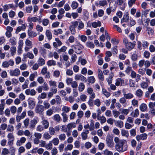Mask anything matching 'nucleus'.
<instances>
[{
  "mask_svg": "<svg viewBox=\"0 0 155 155\" xmlns=\"http://www.w3.org/2000/svg\"><path fill=\"white\" fill-rule=\"evenodd\" d=\"M114 141L116 143L115 148L119 152H123L127 150V146L126 141L125 140H120L117 137L114 138Z\"/></svg>",
  "mask_w": 155,
  "mask_h": 155,
  "instance_id": "nucleus-1",
  "label": "nucleus"
},
{
  "mask_svg": "<svg viewBox=\"0 0 155 155\" xmlns=\"http://www.w3.org/2000/svg\"><path fill=\"white\" fill-rule=\"evenodd\" d=\"M84 26L83 22L81 20L78 21H72L71 25L69 26V30L71 33L73 35H75L76 33L75 28L77 27L78 30H80L83 29Z\"/></svg>",
  "mask_w": 155,
  "mask_h": 155,
  "instance_id": "nucleus-2",
  "label": "nucleus"
},
{
  "mask_svg": "<svg viewBox=\"0 0 155 155\" xmlns=\"http://www.w3.org/2000/svg\"><path fill=\"white\" fill-rule=\"evenodd\" d=\"M71 47L74 49L75 52L79 54L82 53V49L84 48L79 42H78L77 44L73 45Z\"/></svg>",
  "mask_w": 155,
  "mask_h": 155,
  "instance_id": "nucleus-3",
  "label": "nucleus"
},
{
  "mask_svg": "<svg viewBox=\"0 0 155 155\" xmlns=\"http://www.w3.org/2000/svg\"><path fill=\"white\" fill-rule=\"evenodd\" d=\"M107 145L110 148H112L114 146V143L112 138L110 136L108 135L107 137L106 140Z\"/></svg>",
  "mask_w": 155,
  "mask_h": 155,
  "instance_id": "nucleus-4",
  "label": "nucleus"
},
{
  "mask_svg": "<svg viewBox=\"0 0 155 155\" xmlns=\"http://www.w3.org/2000/svg\"><path fill=\"white\" fill-rule=\"evenodd\" d=\"M25 46L24 48L25 51V52L28 51L32 47V42L28 39H27L25 41Z\"/></svg>",
  "mask_w": 155,
  "mask_h": 155,
  "instance_id": "nucleus-5",
  "label": "nucleus"
},
{
  "mask_svg": "<svg viewBox=\"0 0 155 155\" xmlns=\"http://www.w3.org/2000/svg\"><path fill=\"white\" fill-rule=\"evenodd\" d=\"M20 74V70L17 68H15L14 70H10L9 71L10 75L11 76L18 77Z\"/></svg>",
  "mask_w": 155,
  "mask_h": 155,
  "instance_id": "nucleus-6",
  "label": "nucleus"
},
{
  "mask_svg": "<svg viewBox=\"0 0 155 155\" xmlns=\"http://www.w3.org/2000/svg\"><path fill=\"white\" fill-rule=\"evenodd\" d=\"M44 110V107L42 105H37L36 107L35 111L36 113L41 114Z\"/></svg>",
  "mask_w": 155,
  "mask_h": 155,
  "instance_id": "nucleus-7",
  "label": "nucleus"
},
{
  "mask_svg": "<svg viewBox=\"0 0 155 155\" xmlns=\"http://www.w3.org/2000/svg\"><path fill=\"white\" fill-rule=\"evenodd\" d=\"M74 79L76 81H82L86 82V78L81 74H77L74 77Z\"/></svg>",
  "mask_w": 155,
  "mask_h": 155,
  "instance_id": "nucleus-8",
  "label": "nucleus"
},
{
  "mask_svg": "<svg viewBox=\"0 0 155 155\" xmlns=\"http://www.w3.org/2000/svg\"><path fill=\"white\" fill-rule=\"evenodd\" d=\"M18 55H20L22 53V48L23 46V41L22 40H20L18 43Z\"/></svg>",
  "mask_w": 155,
  "mask_h": 155,
  "instance_id": "nucleus-9",
  "label": "nucleus"
},
{
  "mask_svg": "<svg viewBox=\"0 0 155 155\" xmlns=\"http://www.w3.org/2000/svg\"><path fill=\"white\" fill-rule=\"evenodd\" d=\"M42 121L41 124L42 126L45 129H47L49 127V123L48 121L45 119L44 117H42Z\"/></svg>",
  "mask_w": 155,
  "mask_h": 155,
  "instance_id": "nucleus-10",
  "label": "nucleus"
},
{
  "mask_svg": "<svg viewBox=\"0 0 155 155\" xmlns=\"http://www.w3.org/2000/svg\"><path fill=\"white\" fill-rule=\"evenodd\" d=\"M129 18V14L128 12L124 14L123 18L121 20V23L122 24L124 22H128Z\"/></svg>",
  "mask_w": 155,
  "mask_h": 155,
  "instance_id": "nucleus-11",
  "label": "nucleus"
},
{
  "mask_svg": "<svg viewBox=\"0 0 155 155\" xmlns=\"http://www.w3.org/2000/svg\"><path fill=\"white\" fill-rule=\"evenodd\" d=\"M146 82L143 81L140 84V87L142 89H147L148 87V84L150 83L149 80L147 78H146Z\"/></svg>",
  "mask_w": 155,
  "mask_h": 155,
  "instance_id": "nucleus-12",
  "label": "nucleus"
},
{
  "mask_svg": "<svg viewBox=\"0 0 155 155\" xmlns=\"http://www.w3.org/2000/svg\"><path fill=\"white\" fill-rule=\"evenodd\" d=\"M147 137V135L144 133L140 134V135H137L136 136V138L137 140L139 141L140 140H145Z\"/></svg>",
  "mask_w": 155,
  "mask_h": 155,
  "instance_id": "nucleus-13",
  "label": "nucleus"
},
{
  "mask_svg": "<svg viewBox=\"0 0 155 155\" xmlns=\"http://www.w3.org/2000/svg\"><path fill=\"white\" fill-rule=\"evenodd\" d=\"M26 138L24 137H21L20 139L17 140L16 143V145L18 146H20L22 144L24 143L26 141Z\"/></svg>",
  "mask_w": 155,
  "mask_h": 155,
  "instance_id": "nucleus-14",
  "label": "nucleus"
},
{
  "mask_svg": "<svg viewBox=\"0 0 155 155\" xmlns=\"http://www.w3.org/2000/svg\"><path fill=\"white\" fill-rule=\"evenodd\" d=\"M27 25V24H23V25L18 27L16 30L15 33L18 34L22 30L24 31L26 28Z\"/></svg>",
  "mask_w": 155,
  "mask_h": 155,
  "instance_id": "nucleus-15",
  "label": "nucleus"
},
{
  "mask_svg": "<svg viewBox=\"0 0 155 155\" xmlns=\"http://www.w3.org/2000/svg\"><path fill=\"white\" fill-rule=\"evenodd\" d=\"M24 59H26L28 58L30 59H33L34 58V56L33 54L30 52H28L26 54H24L23 55Z\"/></svg>",
  "mask_w": 155,
  "mask_h": 155,
  "instance_id": "nucleus-16",
  "label": "nucleus"
},
{
  "mask_svg": "<svg viewBox=\"0 0 155 155\" xmlns=\"http://www.w3.org/2000/svg\"><path fill=\"white\" fill-rule=\"evenodd\" d=\"M123 95L124 97L127 99H131L134 97L133 94L131 93L126 94V92L124 91L123 92Z\"/></svg>",
  "mask_w": 155,
  "mask_h": 155,
  "instance_id": "nucleus-17",
  "label": "nucleus"
},
{
  "mask_svg": "<svg viewBox=\"0 0 155 155\" xmlns=\"http://www.w3.org/2000/svg\"><path fill=\"white\" fill-rule=\"evenodd\" d=\"M38 122V120L35 119H33L31 120L30 121L29 127L31 128H34Z\"/></svg>",
  "mask_w": 155,
  "mask_h": 155,
  "instance_id": "nucleus-18",
  "label": "nucleus"
},
{
  "mask_svg": "<svg viewBox=\"0 0 155 155\" xmlns=\"http://www.w3.org/2000/svg\"><path fill=\"white\" fill-rule=\"evenodd\" d=\"M124 84V80L120 78H118L116 79L115 84L118 86L121 85L122 84Z\"/></svg>",
  "mask_w": 155,
  "mask_h": 155,
  "instance_id": "nucleus-19",
  "label": "nucleus"
},
{
  "mask_svg": "<svg viewBox=\"0 0 155 155\" xmlns=\"http://www.w3.org/2000/svg\"><path fill=\"white\" fill-rule=\"evenodd\" d=\"M28 34L29 37L30 38L35 37L37 35V34L36 32L34 31H31L29 30H28Z\"/></svg>",
  "mask_w": 155,
  "mask_h": 155,
  "instance_id": "nucleus-20",
  "label": "nucleus"
},
{
  "mask_svg": "<svg viewBox=\"0 0 155 155\" xmlns=\"http://www.w3.org/2000/svg\"><path fill=\"white\" fill-rule=\"evenodd\" d=\"M126 48L129 50H131L135 46V44L129 42L125 45Z\"/></svg>",
  "mask_w": 155,
  "mask_h": 155,
  "instance_id": "nucleus-21",
  "label": "nucleus"
},
{
  "mask_svg": "<svg viewBox=\"0 0 155 155\" xmlns=\"http://www.w3.org/2000/svg\"><path fill=\"white\" fill-rule=\"evenodd\" d=\"M52 118L54 121L58 122H59L61 120L60 116L58 114H56L54 115Z\"/></svg>",
  "mask_w": 155,
  "mask_h": 155,
  "instance_id": "nucleus-22",
  "label": "nucleus"
},
{
  "mask_svg": "<svg viewBox=\"0 0 155 155\" xmlns=\"http://www.w3.org/2000/svg\"><path fill=\"white\" fill-rule=\"evenodd\" d=\"M38 64L39 66L44 65L45 64V61L43 58L40 57L37 61Z\"/></svg>",
  "mask_w": 155,
  "mask_h": 155,
  "instance_id": "nucleus-23",
  "label": "nucleus"
},
{
  "mask_svg": "<svg viewBox=\"0 0 155 155\" xmlns=\"http://www.w3.org/2000/svg\"><path fill=\"white\" fill-rule=\"evenodd\" d=\"M28 107L31 109H33L35 106V103L33 100H29L28 101Z\"/></svg>",
  "mask_w": 155,
  "mask_h": 155,
  "instance_id": "nucleus-24",
  "label": "nucleus"
},
{
  "mask_svg": "<svg viewBox=\"0 0 155 155\" xmlns=\"http://www.w3.org/2000/svg\"><path fill=\"white\" fill-rule=\"evenodd\" d=\"M67 49V47L65 46H63L61 48H57L56 49L58 53L60 54L61 52H65Z\"/></svg>",
  "mask_w": 155,
  "mask_h": 155,
  "instance_id": "nucleus-25",
  "label": "nucleus"
},
{
  "mask_svg": "<svg viewBox=\"0 0 155 155\" xmlns=\"http://www.w3.org/2000/svg\"><path fill=\"white\" fill-rule=\"evenodd\" d=\"M147 105L145 104L142 103L140 106V109L142 112L145 111L147 109Z\"/></svg>",
  "mask_w": 155,
  "mask_h": 155,
  "instance_id": "nucleus-26",
  "label": "nucleus"
},
{
  "mask_svg": "<svg viewBox=\"0 0 155 155\" xmlns=\"http://www.w3.org/2000/svg\"><path fill=\"white\" fill-rule=\"evenodd\" d=\"M85 85L84 83L81 82L79 84L78 90L79 92H82L85 88Z\"/></svg>",
  "mask_w": 155,
  "mask_h": 155,
  "instance_id": "nucleus-27",
  "label": "nucleus"
},
{
  "mask_svg": "<svg viewBox=\"0 0 155 155\" xmlns=\"http://www.w3.org/2000/svg\"><path fill=\"white\" fill-rule=\"evenodd\" d=\"M98 77L99 79L101 81L104 80V76L102 71L100 70H98Z\"/></svg>",
  "mask_w": 155,
  "mask_h": 155,
  "instance_id": "nucleus-28",
  "label": "nucleus"
},
{
  "mask_svg": "<svg viewBox=\"0 0 155 155\" xmlns=\"http://www.w3.org/2000/svg\"><path fill=\"white\" fill-rule=\"evenodd\" d=\"M115 125L120 128H122L124 126V123L121 120H117L115 122Z\"/></svg>",
  "mask_w": 155,
  "mask_h": 155,
  "instance_id": "nucleus-29",
  "label": "nucleus"
},
{
  "mask_svg": "<svg viewBox=\"0 0 155 155\" xmlns=\"http://www.w3.org/2000/svg\"><path fill=\"white\" fill-rule=\"evenodd\" d=\"M78 6V3L75 1L72 2L71 6L73 9H76Z\"/></svg>",
  "mask_w": 155,
  "mask_h": 155,
  "instance_id": "nucleus-30",
  "label": "nucleus"
},
{
  "mask_svg": "<svg viewBox=\"0 0 155 155\" xmlns=\"http://www.w3.org/2000/svg\"><path fill=\"white\" fill-rule=\"evenodd\" d=\"M135 94L137 97H140L143 95V92L141 89H139L136 91Z\"/></svg>",
  "mask_w": 155,
  "mask_h": 155,
  "instance_id": "nucleus-31",
  "label": "nucleus"
},
{
  "mask_svg": "<svg viewBox=\"0 0 155 155\" xmlns=\"http://www.w3.org/2000/svg\"><path fill=\"white\" fill-rule=\"evenodd\" d=\"M45 35L48 40H50L52 38V34L49 30H46Z\"/></svg>",
  "mask_w": 155,
  "mask_h": 155,
  "instance_id": "nucleus-32",
  "label": "nucleus"
},
{
  "mask_svg": "<svg viewBox=\"0 0 155 155\" xmlns=\"http://www.w3.org/2000/svg\"><path fill=\"white\" fill-rule=\"evenodd\" d=\"M38 76V74L36 71L34 72L33 73L31 74L29 76V79L31 81H33L34 80V78L35 77Z\"/></svg>",
  "mask_w": 155,
  "mask_h": 155,
  "instance_id": "nucleus-33",
  "label": "nucleus"
},
{
  "mask_svg": "<svg viewBox=\"0 0 155 155\" xmlns=\"http://www.w3.org/2000/svg\"><path fill=\"white\" fill-rule=\"evenodd\" d=\"M90 125H89V129L90 131L93 130L95 128L94 121L93 120L90 121Z\"/></svg>",
  "mask_w": 155,
  "mask_h": 155,
  "instance_id": "nucleus-34",
  "label": "nucleus"
},
{
  "mask_svg": "<svg viewBox=\"0 0 155 155\" xmlns=\"http://www.w3.org/2000/svg\"><path fill=\"white\" fill-rule=\"evenodd\" d=\"M55 146H57L59 143V141L58 138H54L52 140L50 141Z\"/></svg>",
  "mask_w": 155,
  "mask_h": 155,
  "instance_id": "nucleus-35",
  "label": "nucleus"
},
{
  "mask_svg": "<svg viewBox=\"0 0 155 155\" xmlns=\"http://www.w3.org/2000/svg\"><path fill=\"white\" fill-rule=\"evenodd\" d=\"M76 126V124L74 122H71L67 125V127L68 130H70L72 128H74Z\"/></svg>",
  "mask_w": 155,
  "mask_h": 155,
  "instance_id": "nucleus-36",
  "label": "nucleus"
},
{
  "mask_svg": "<svg viewBox=\"0 0 155 155\" xmlns=\"http://www.w3.org/2000/svg\"><path fill=\"white\" fill-rule=\"evenodd\" d=\"M92 26L94 28H96L97 27L101 26V23L99 21H98L97 22H92Z\"/></svg>",
  "mask_w": 155,
  "mask_h": 155,
  "instance_id": "nucleus-37",
  "label": "nucleus"
},
{
  "mask_svg": "<svg viewBox=\"0 0 155 155\" xmlns=\"http://www.w3.org/2000/svg\"><path fill=\"white\" fill-rule=\"evenodd\" d=\"M48 132H45L43 135V137L45 140H48L50 139L51 136Z\"/></svg>",
  "mask_w": 155,
  "mask_h": 155,
  "instance_id": "nucleus-38",
  "label": "nucleus"
},
{
  "mask_svg": "<svg viewBox=\"0 0 155 155\" xmlns=\"http://www.w3.org/2000/svg\"><path fill=\"white\" fill-rule=\"evenodd\" d=\"M86 46L91 48H93L94 47V45L93 43L91 41H87L86 43Z\"/></svg>",
  "mask_w": 155,
  "mask_h": 155,
  "instance_id": "nucleus-39",
  "label": "nucleus"
},
{
  "mask_svg": "<svg viewBox=\"0 0 155 155\" xmlns=\"http://www.w3.org/2000/svg\"><path fill=\"white\" fill-rule=\"evenodd\" d=\"M97 119L98 120H101V124L104 123L106 121V118L103 116H100L97 117Z\"/></svg>",
  "mask_w": 155,
  "mask_h": 155,
  "instance_id": "nucleus-40",
  "label": "nucleus"
},
{
  "mask_svg": "<svg viewBox=\"0 0 155 155\" xmlns=\"http://www.w3.org/2000/svg\"><path fill=\"white\" fill-rule=\"evenodd\" d=\"M10 151L7 148H4L2 150V154L3 155H8Z\"/></svg>",
  "mask_w": 155,
  "mask_h": 155,
  "instance_id": "nucleus-41",
  "label": "nucleus"
},
{
  "mask_svg": "<svg viewBox=\"0 0 155 155\" xmlns=\"http://www.w3.org/2000/svg\"><path fill=\"white\" fill-rule=\"evenodd\" d=\"M47 64L48 66H51L52 65H55L56 64V63L54 60H50L47 62Z\"/></svg>",
  "mask_w": 155,
  "mask_h": 155,
  "instance_id": "nucleus-42",
  "label": "nucleus"
},
{
  "mask_svg": "<svg viewBox=\"0 0 155 155\" xmlns=\"http://www.w3.org/2000/svg\"><path fill=\"white\" fill-rule=\"evenodd\" d=\"M38 20V18L36 17H34L31 18L28 17V22L33 21L35 22H37Z\"/></svg>",
  "mask_w": 155,
  "mask_h": 155,
  "instance_id": "nucleus-43",
  "label": "nucleus"
},
{
  "mask_svg": "<svg viewBox=\"0 0 155 155\" xmlns=\"http://www.w3.org/2000/svg\"><path fill=\"white\" fill-rule=\"evenodd\" d=\"M9 42L12 45H15L16 44V39L14 37H12L9 40Z\"/></svg>",
  "mask_w": 155,
  "mask_h": 155,
  "instance_id": "nucleus-44",
  "label": "nucleus"
},
{
  "mask_svg": "<svg viewBox=\"0 0 155 155\" xmlns=\"http://www.w3.org/2000/svg\"><path fill=\"white\" fill-rule=\"evenodd\" d=\"M121 134L123 136H126L127 137L129 136V133L127 130L122 129L121 130Z\"/></svg>",
  "mask_w": 155,
  "mask_h": 155,
  "instance_id": "nucleus-45",
  "label": "nucleus"
},
{
  "mask_svg": "<svg viewBox=\"0 0 155 155\" xmlns=\"http://www.w3.org/2000/svg\"><path fill=\"white\" fill-rule=\"evenodd\" d=\"M61 115L63 117V121L64 122H66L68 121V117L66 114L64 112H63Z\"/></svg>",
  "mask_w": 155,
  "mask_h": 155,
  "instance_id": "nucleus-46",
  "label": "nucleus"
},
{
  "mask_svg": "<svg viewBox=\"0 0 155 155\" xmlns=\"http://www.w3.org/2000/svg\"><path fill=\"white\" fill-rule=\"evenodd\" d=\"M87 81L90 83L93 84L95 81V79L93 76L89 77L87 78Z\"/></svg>",
  "mask_w": 155,
  "mask_h": 155,
  "instance_id": "nucleus-47",
  "label": "nucleus"
},
{
  "mask_svg": "<svg viewBox=\"0 0 155 155\" xmlns=\"http://www.w3.org/2000/svg\"><path fill=\"white\" fill-rule=\"evenodd\" d=\"M10 51L11 55L12 56H14L15 54L16 51V48L15 47H11L10 48Z\"/></svg>",
  "mask_w": 155,
  "mask_h": 155,
  "instance_id": "nucleus-48",
  "label": "nucleus"
},
{
  "mask_svg": "<svg viewBox=\"0 0 155 155\" xmlns=\"http://www.w3.org/2000/svg\"><path fill=\"white\" fill-rule=\"evenodd\" d=\"M62 33L63 31L61 29H58L57 30L55 29L54 30V34L55 35L62 34Z\"/></svg>",
  "mask_w": 155,
  "mask_h": 155,
  "instance_id": "nucleus-49",
  "label": "nucleus"
},
{
  "mask_svg": "<svg viewBox=\"0 0 155 155\" xmlns=\"http://www.w3.org/2000/svg\"><path fill=\"white\" fill-rule=\"evenodd\" d=\"M49 131L50 134L53 135L55 133V130L54 128L52 127H50L49 128Z\"/></svg>",
  "mask_w": 155,
  "mask_h": 155,
  "instance_id": "nucleus-50",
  "label": "nucleus"
},
{
  "mask_svg": "<svg viewBox=\"0 0 155 155\" xmlns=\"http://www.w3.org/2000/svg\"><path fill=\"white\" fill-rule=\"evenodd\" d=\"M43 106L44 107V109H48L50 107V105L49 103L48 102L45 101L43 102Z\"/></svg>",
  "mask_w": 155,
  "mask_h": 155,
  "instance_id": "nucleus-51",
  "label": "nucleus"
},
{
  "mask_svg": "<svg viewBox=\"0 0 155 155\" xmlns=\"http://www.w3.org/2000/svg\"><path fill=\"white\" fill-rule=\"evenodd\" d=\"M103 93L107 97H109L110 95V93L107 91V90L104 88H103L102 90Z\"/></svg>",
  "mask_w": 155,
  "mask_h": 155,
  "instance_id": "nucleus-52",
  "label": "nucleus"
},
{
  "mask_svg": "<svg viewBox=\"0 0 155 155\" xmlns=\"http://www.w3.org/2000/svg\"><path fill=\"white\" fill-rule=\"evenodd\" d=\"M103 154L104 155H113V153L111 151H109L107 149H106L103 151Z\"/></svg>",
  "mask_w": 155,
  "mask_h": 155,
  "instance_id": "nucleus-53",
  "label": "nucleus"
},
{
  "mask_svg": "<svg viewBox=\"0 0 155 155\" xmlns=\"http://www.w3.org/2000/svg\"><path fill=\"white\" fill-rule=\"evenodd\" d=\"M142 46L144 49H146L147 48L149 44L147 41H142Z\"/></svg>",
  "mask_w": 155,
  "mask_h": 155,
  "instance_id": "nucleus-54",
  "label": "nucleus"
},
{
  "mask_svg": "<svg viewBox=\"0 0 155 155\" xmlns=\"http://www.w3.org/2000/svg\"><path fill=\"white\" fill-rule=\"evenodd\" d=\"M1 76L2 78H6L7 77V74L5 71H3L1 73Z\"/></svg>",
  "mask_w": 155,
  "mask_h": 155,
  "instance_id": "nucleus-55",
  "label": "nucleus"
},
{
  "mask_svg": "<svg viewBox=\"0 0 155 155\" xmlns=\"http://www.w3.org/2000/svg\"><path fill=\"white\" fill-rule=\"evenodd\" d=\"M130 23L128 24V25L130 27H132L136 24V22L134 20H133L132 18H130Z\"/></svg>",
  "mask_w": 155,
  "mask_h": 155,
  "instance_id": "nucleus-56",
  "label": "nucleus"
},
{
  "mask_svg": "<svg viewBox=\"0 0 155 155\" xmlns=\"http://www.w3.org/2000/svg\"><path fill=\"white\" fill-rule=\"evenodd\" d=\"M114 116L115 118L117 117L120 114V112L117 111L116 110H114L112 111Z\"/></svg>",
  "mask_w": 155,
  "mask_h": 155,
  "instance_id": "nucleus-57",
  "label": "nucleus"
},
{
  "mask_svg": "<svg viewBox=\"0 0 155 155\" xmlns=\"http://www.w3.org/2000/svg\"><path fill=\"white\" fill-rule=\"evenodd\" d=\"M42 87V88H43L44 90L45 91H47L49 89L48 85L46 82H44L43 86Z\"/></svg>",
  "mask_w": 155,
  "mask_h": 155,
  "instance_id": "nucleus-58",
  "label": "nucleus"
},
{
  "mask_svg": "<svg viewBox=\"0 0 155 155\" xmlns=\"http://www.w3.org/2000/svg\"><path fill=\"white\" fill-rule=\"evenodd\" d=\"M45 129L43 126L41 125H38L36 127V130L39 132H41Z\"/></svg>",
  "mask_w": 155,
  "mask_h": 155,
  "instance_id": "nucleus-59",
  "label": "nucleus"
},
{
  "mask_svg": "<svg viewBox=\"0 0 155 155\" xmlns=\"http://www.w3.org/2000/svg\"><path fill=\"white\" fill-rule=\"evenodd\" d=\"M131 58L133 61H135L137 60L138 56L136 54L134 53L131 55Z\"/></svg>",
  "mask_w": 155,
  "mask_h": 155,
  "instance_id": "nucleus-60",
  "label": "nucleus"
},
{
  "mask_svg": "<svg viewBox=\"0 0 155 155\" xmlns=\"http://www.w3.org/2000/svg\"><path fill=\"white\" fill-rule=\"evenodd\" d=\"M52 143L50 141L49 143L45 145V147L48 150H51L52 149Z\"/></svg>",
  "mask_w": 155,
  "mask_h": 155,
  "instance_id": "nucleus-61",
  "label": "nucleus"
},
{
  "mask_svg": "<svg viewBox=\"0 0 155 155\" xmlns=\"http://www.w3.org/2000/svg\"><path fill=\"white\" fill-rule=\"evenodd\" d=\"M73 148V145L72 144H68L67 146L64 148L65 150H71Z\"/></svg>",
  "mask_w": 155,
  "mask_h": 155,
  "instance_id": "nucleus-62",
  "label": "nucleus"
},
{
  "mask_svg": "<svg viewBox=\"0 0 155 155\" xmlns=\"http://www.w3.org/2000/svg\"><path fill=\"white\" fill-rule=\"evenodd\" d=\"M66 137V135L64 134H60L58 137V138L59 140L61 141L65 140Z\"/></svg>",
  "mask_w": 155,
  "mask_h": 155,
  "instance_id": "nucleus-63",
  "label": "nucleus"
},
{
  "mask_svg": "<svg viewBox=\"0 0 155 155\" xmlns=\"http://www.w3.org/2000/svg\"><path fill=\"white\" fill-rule=\"evenodd\" d=\"M58 153V150L55 147H54L51 150V155H56Z\"/></svg>",
  "mask_w": 155,
  "mask_h": 155,
  "instance_id": "nucleus-64",
  "label": "nucleus"
}]
</instances>
